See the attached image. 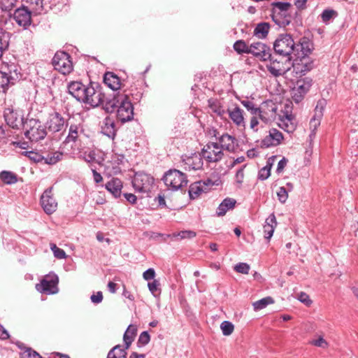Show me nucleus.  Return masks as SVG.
<instances>
[{
    "label": "nucleus",
    "mask_w": 358,
    "mask_h": 358,
    "mask_svg": "<svg viewBox=\"0 0 358 358\" xmlns=\"http://www.w3.org/2000/svg\"><path fill=\"white\" fill-rule=\"evenodd\" d=\"M275 52L292 60V67L302 66L308 67V55L312 52V43L303 38L295 44L291 35L280 34L273 44Z\"/></svg>",
    "instance_id": "obj_1"
},
{
    "label": "nucleus",
    "mask_w": 358,
    "mask_h": 358,
    "mask_svg": "<svg viewBox=\"0 0 358 358\" xmlns=\"http://www.w3.org/2000/svg\"><path fill=\"white\" fill-rule=\"evenodd\" d=\"M68 91L77 101L92 108L100 106L104 109L105 103L112 97L106 95L103 87L98 83L90 82L88 85L73 81L68 85Z\"/></svg>",
    "instance_id": "obj_2"
},
{
    "label": "nucleus",
    "mask_w": 358,
    "mask_h": 358,
    "mask_svg": "<svg viewBox=\"0 0 358 358\" xmlns=\"http://www.w3.org/2000/svg\"><path fill=\"white\" fill-rule=\"evenodd\" d=\"M107 113L117 111V118L122 123L131 121L134 118V107L129 96L124 93L114 94L104 106Z\"/></svg>",
    "instance_id": "obj_3"
},
{
    "label": "nucleus",
    "mask_w": 358,
    "mask_h": 358,
    "mask_svg": "<svg viewBox=\"0 0 358 358\" xmlns=\"http://www.w3.org/2000/svg\"><path fill=\"white\" fill-rule=\"evenodd\" d=\"M24 129L25 137L31 142H38L47 136L46 127L37 119H27Z\"/></svg>",
    "instance_id": "obj_4"
},
{
    "label": "nucleus",
    "mask_w": 358,
    "mask_h": 358,
    "mask_svg": "<svg viewBox=\"0 0 358 358\" xmlns=\"http://www.w3.org/2000/svg\"><path fill=\"white\" fill-rule=\"evenodd\" d=\"M162 180L165 185L172 190H178L186 186L188 182L186 175L177 169L167 171Z\"/></svg>",
    "instance_id": "obj_5"
},
{
    "label": "nucleus",
    "mask_w": 358,
    "mask_h": 358,
    "mask_svg": "<svg viewBox=\"0 0 358 358\" xmlns=\"http://www.w3.org/2000/svg\"><path fill=\"white\" fill-rule=\"evenodd\" d=\"M154 178L144 172L136 173L132 180V185L136 192L148 193L154 184Z\"/></svg>",
    "instance_id": "obj_6"
},
{
    "label": "nucleus",
    "mask_w": 358,
    "mask_h": 358,
    "mask_svg": "<svg viewBox=\"0 0 358 358\" xmlns=\"http://www.w3.org/2000/svg\"><path fill=\"white\" fill-rule=\"evenodd\" d=\"M313 84L312 78L309 77H304L297 81L294 86L292 87L291 94L293 101L296 103H300L305 97V95L309 91Z\"/></svg>",
    "instance_id": "obj_7"
},
{
    "label": "nucleus",
    "mask_w": 358,
    "mask_h": 358,
    "mask_svg": "<svg viewBox=\"0 0 358 358\" xmlns=\"http://www.w3.org/2000/svg\"><path fill=\"white\" fill-rule=\"evenodd\" d=\"M203 159L208 163H216L221 161L224 157V152L216 142L207 143L201 152Z\"/></svg>",
    "instance_id": "obj_8"
},
{
    "label": "nucleus",
    "mask_w": 358,
    "mask_h": 358,
    "mask_svg": "<svg viewBox=\"0 0 358 358\" xmlns=\"http://www.w3.org/2000/svg\"><path fill=\"white\" fill-rule=\"evenodd\" d=\"M271 50L269 46L260 41L250 45V53L262 61L272 60Z\"/></svg>",
    "instance_id": "obj_9"
},
{
    "label": "nucleus",
    "mask_w": 358,
    "mask_h": 358,
    "mask_svg": "<svg viewBox=\"0 0 358 358\" xmlns=\"http://www.w3.org/2000/svg\"><path fill=\"white\" fill-rule=\"evenodd\" d=\"M12 17L20 27L24 29H27L31 23V12L24 6L15 9Z\"/></svg>",
    "instance_id": "obj_10"
},
{
    "label": "nucleus",
    "mask_w": 358,
    "mask_h": 358,
    "mask_svg": "<svg viewBox=\"0 0 358 358\" xmlns=\"http://www.w3.org/2000/svg\"><path fill=\"white\" fill-rule=\"evenodd\" d=\"M67 124L65 119L58 112L50 114L46 122L48 130L54 133L62 131L66 127Z\"/></svg>",
    "instance_id": "obj_11"
},
{
    "label": "nucleus",
    "mask_w": 358,
    "mask_h": 358,
    "mask_svg": "<svg viewBox=\"0 0 358 358\" xmlns=\"http://www.w3.org/2000/svg\"><path fill=\"white\" fill-rule=\"evenodd\" d=\"M59 278L57 275H48L41 282V289L36 285V289L41 292L48 294H55L58 292L57 284Z\"/></svg>",
    "instance_id": "obj_12"
},
{
    "label": "nucleus",
    "mask_w": 358,
    "mask_h": 358,
    "mask_svg": "<svg viewBox=\"0 0 358 358\" xmlns=\"http://www.w3.org/2000/svg\"><path fill=\"white\" fill-rule=\"evenodd\" d=\"M277 110V106L273 102H266L261 108H259L257 115L262 122L267 124L275 120Z\"/></svg>",
    "instance_id": "obj_13"
},
{
    "label": "nucleus",
    "mask_w": 358,
    "mask_h": 358,
    "mask_svg": "<svg viewBox=\"0 0 358 358\" xmlns=\"http://www.w3.org/2000/svg\"><path fill=\"white\" fill-rule=\"evenodd\" d=\"M203 159L201 153H194L191 156L182 157L185 170L196 171L202 169L203 165Z\"/></svg>",
    "instance_id": "obj_14"
},
{
    "label": "nucleus",
    "mask_w": 358,
    "mask_h": 358,
    "mask_svg": "<svg viewBox=\"0 0 358 358\" xmlns=\"http://www.w3.org/2000/svg\"><path fill=\"white\" fill-rule=\"evenodd\" d=\"M52 187L48 188L41 195V204L44 211L50 215L53 213L57 207V203L52 197Z\"/></svg>",
    "instance_id": "obj_15"
},
{
    "label": "nucleus",
    "mask_w": 358,
    "mask_h": 358,
    "mask_svg": "<svg viewBox=\"0 0 358 358\" xmlns=\"http://www.w3.org/2000/svg\"><path fill=\"white\" fill-rule=\"evenodd\" d=\"M271 5L272 6L273 17L279 16L280 17H284L285 20L283 23L288 24L289 23V20L287 19V17H290L289 10L292 8V4L288 2L275 1L271 3Z\"/></svg>",
    "instance_id": "obj_16"
},
{
    "label": "nucleus",
    "mask_w": 358,
    "mask_h": 358,
    "mask_svg": "<svg viewBox=\"0 0 358 358\" xmlns=\"http://www.w3.org/2000/svg\"><path fill=\"white\" fill-rule=\"evenodd\" d=\"M326 106L327 101L324 99H321L317 102L314 110V115L310 121V129H312V133H315V131L320 125Z\"/></svg>",
    "instance_id": "obj_17"
},
{
    "label": "nucleus",
    "mask_w": 358,
    "mask_h": 358,
    "mask_svg": "<svg viewBox=\"0 0 358 358\" xmlns=\"http://www.w3.org/2000/svg\"><path fill=\"white\" fill-rule=\"evenodd\" d=\"M4 118L6 124L13 129H19L24 127L25 121L22 115L13 110L6 109L4 111Z\"/></svg>",
    "instance_id": "obj_18"
},
{
    "label": "nucleus",
    "mask_w": 358,
    "mask_h": 358,
    "mask_svg": "<svg viewBox=\"0 0 358 358\" xmlns=\"http://www.w3.org/2000/svg\"><path fill=\"white\" fill-rule=\"evenodd\" d=\"M284 137L282 134L276 129H271L267 135L261 142L262 148L277 146L281 143Z\"/></svg>",
    "instance_id": "obj_19"
},
{
    "label": "nucleus",
    "mask_w": 358,
    "mask_h": 358,
    "mask_svg": "<svg viewBox=\"0 0 358 358\" xmlns=\"http://www.w3.org/2000/svg\"><path fill=\"white\" fill-rule=\"evenodd\" d=\"M52 64L54 66H58L59 67H73L71 55L62 50L56 52L52 59Z\"/></svg>",
    "instance_id": "obj_20"
},
{
    "label": "nucleus",
    "mask_w": 358,
    "mask_h": 358,
    "mask_svg": "<svg viewBox=\"0 0 358 358\" xmlns=\"http://www.w3.org/2000/svg\"><path fill=\"white\" fill-rule=\"evenodd\" d=\"M217 138L218 140L217 143L219 144L222 151L225 150L229 152H235L236 149V143L237 142L235 137L228 134H224Z\"/></svg>",
    "instance_id": "obj_21"
},
{
    "label": "nucleus",
    "mask_w": 358,
    "mask_h": 358,
    "mask_svg": "<svg viewBox=\"0 0 358 358\" xmlns=\"http://www.w3.org/2000/svg\"><path fill=\"white\" fill-rule=\"evenodd\" d=\"M103 83L110 89L117 91L122 85L123 79L113 72H106L103 76Z\"/></svg>",
    "instance_id": "obj_22"
},
{
    "label": "nucleus",
    "mask_w": 358,
    "mask_h": 358,
    "mask_svg": "<svg viewBox=\"0 0 358 358\" xmlns=\"http://www.w3.org/2000/svg\"><path fill=\"white\" fill-rule=\"evenodd\" d=\"M311 69H286L284 73V79L290 82L292 84H296L298 80L303 79L306 73Z\"/></svg>",
    "instance_id": "obj_23"
},
{
    "label": "nucleus",
    "mask_w": 358,
    "mask_h": 358,
    "mask_svg": "<svg viewBox=\"0 0 358 358\" xmlns=\"http://www.w3.org/2000/svg\"><path fill=\"white\" fill-rule=\"evenodd\" d=\"M101 133L111 139H114L116 136V127L115 121L110 117H106L102 122Z\"/></svg>",
    "instance_id": "obj_24"
},
{
    "label": "nucleus",
    "mask_w": 358,
    "mask_h": 358,
    "mask_svg": "<svg viewBox=\"0 0 358 358\" xmlns=\"http://www.w3.org/2000/svg\"><path fill=\"white\" fill-rule=\"evenodd\" d=\"M122 187V182L117 178H113L105 184V188L111 193L115 198H119L121 196Z\"/></svg>",
    "instance_id": "obj_25"
},
{
    "label": "nucleus",
    "mask_w": 358,
    "mask_h": 358,
    "mask_svg": "<svg viewBox=\"0 0 358 358\" xmlns=\"http://www.w3.org/2000/svg\"><path fill=\"white\" fill-rule=\"evenodd\" d=\"M277 225L276 218L274 213H271L265 221L263 227L264 238L269 241L272 237L275 228Z\"/></svg>",
    "instance_id": "obj_26"
},
{
    "label": "nucleus",
    "mask_w": 358,
    "mask_h": 358,
    "mask_svg": "<svg viewBox=\"0 0 358 358\" xmlns=\"http://www.w3.org/2000/svg\"><path fill=\"white\" fill-rule=\"evenodd\" d=\"M228 113L231 120L238 127L245 125L243 110L241 109L239 107L236 106L231 110H228Z\"/></svg>",
    "instance_id": "obj_27"
},
{
    "label": "nucleus",
    "mask_w": 358,
    "mask_h": 358,
    "mask_svg": "<svg viewBox=\"0 0 358 358\" xmlns=\"http://www.w3.org/2000/svg\"><path fill=\"white\" fill-rule=\"evenodd\" d=\"M236 201L231 198L224 199L217 208L216 213L217 216L224 215L229 210L233 209Z\"/></svg>",
    "instance_id": "obj_28"
},
{
    "label": "nucleus",
    "mask_w": 358,
    "mask_h": 358,
    "mask_svg": "<svg viewBox=\"0 0 358 358\" xmlns=\"http://www.w3.org/2000/svg\"><path fill=\"white\" fill-rule=\"evenodd\" d=\"M137 333V327L134 324H129L124 334L123 341L126 349H129Z\"/></svg>",
    "instance_id": "obj_29"
},
{
    "label": "nucleus",
    "mask_w": 358,
    "mask_h": 358,
    "mask_svg": "<svg viewBox=\"0 0 358 358\" xmlns=\"http://www.w3.org/2000/svg\"><path fill=\"white\" fill-rule=\"evenodd\" d=\"M83 131V127L80 124H71L69 130V134L64 142H76L78 138L79 134Z\"/></svg>",
    "instance_id": "obj_30"
},
{
    "label": "nucleus",
    "mask_w": 358,
    "mask_h": 358,
    "mask_svg": "<svg viewBox=\"0 0 358 358\" xmlns=\"http://www.w3.org/2000/svg\"><path fill=\"white\" fill-rule=\"evenodd\" d=\"M126 347L120 345L114 346L108 353L107 358H127V352Z\"/></svg>",
    "instance_id": "obj_31"
},
{
    "label": "nucleus",
    "mask_w": 358,
    "mask_h": 358,
    "mask_svg": "<svg viewBox=\"0 0 358 358\" xmlns=\"http://www.w3.org/2000/svg\"><path fill=\"white\" fill-rule=\"evenodd\" d=\"M208 103L209 108L217 115L222 117L225 114L226 112L224 107L217 99H208Z\"/></svg>",
    "instance_id": "obj_32"
},
{
    "label": "nucleus",
    "mask_w": 358,
    "mask_h": 358,
    "mask_svg": "<svg viewBox=\"0 0 358 358\" xmlns=\"http://www.w3.org/2000/svg\"><path fill=\"white\" fill-rule=\"evenodd\" d=\"M270 25L268 22L259 23L254 30V35L259 38H265L269 31Z\"/></svg>",
    "instance_id": "obj_33"
},
{
    "label": "nucleus",
    "mask_w": 358,
    "mask_h": 358,
    "mask_svg": "<svg viewBox=\"0 0 358 358\" xmlns=\"http://www.w3.org/2000/svg\"><path fill=\"white\" fill-rule=\"evenodd\" d=\"M0 179L6 185H13L17 182V176L9 171L0 172Z\"/></svg>",
    "instance_id": "obj_34"
},
{
    "label": "nucleus",
    "mask_w": 358,
    "mask_h": 358,
    "mask_svg": "<svg viewBox=\"0 0 358 358\" xmlns=\"http://www.w3.org/2000/svg\"><path fill=\"white\" fill-rule=\"evenodd\" d=\"M23 345H19V348L22 350L20 352L21 358H42V357L31 348L23 347Z\"/></svg>",
    "instance_id": "obj_35"
},
{
    "label": "nucleus",
    "mask_w": 358,
    "mask_h": 358,
    "mask_svg": "<svg viewBox=\"0 0 358 358\" xmlns=\"http://www.w3.org/2000/svg\"><path fill=\"white\" fill-rule=\"evenodd\" d=\"M234 49L238 54H249L250 45L243 40H238L234 44Z\"/></svg>",
    "instance_id": "obj_36"
},
{
    "label": "nucleus",
    "mask_w": 358,
    "mask_h": 358,
    "mask_svg": "<svg viewBox=\"0 0 358 358\" xmlns=\"http://www.w3.org/2000/svg\"><path fill=\"white\" fill-rule=\"evenodd\" d=\"M274 303V300L271 296H267L263 298L260 300H258L253 303L254 309L256 310H262L266 308L268 304H272Z\"/></svg>",
    "instance_id": "obj_37"
},
{
    "label": "nucleus",
    "mask_w": 358,
    "mask_h": 358,
    "mask_svg": "<svg viewBox=\"0 0 358 358\" xmlns=\"http://www.w3.org/2000/svg\"><path fill=\"white\" fill-rule=\"evenodd\" d=\"M62 153L59 152H54L51 155H48L46 157H43V160H44L45 164H55L59 161L62 159Z\"/></svg>",
    "instance_id": "obj_38"
},
{
    "label": "nucleus",
    "mask_w": 358,
    "mask_h": 358,
    "mask_svg": "<svg viewBox=\"0 0 358 358\" xmlns=\"http://www.w3.org/2000/svg\"><path fill=\"white\" fill-rule=\"evenodd\" d=\"M272 163H270V159L267 162L266 166L262 168L258 173V178L261 180H266L271 175Z\"/></svg>",
    "instance_id": "obj_39"
},
{
    "label": "nucleus",
    "mask_w": 358,
    "mask_h": 358,
    "mask_svg": "<svg viewBox=\"0 0 358 358\" xmlns=\"http://www.w3.org/2000/svg\"><path fill=\"white\" fill-rule=\"evenodd\" d=\"M203 192V189L198 183L192 184L189 189V195L190 199H195Z\"/></svg>",
    "instance_id": "obj_40"
},
{
    "label": "nucleus",
    "mask_w": 358,
    "mask_h": 358,
    "mask_svg": "<svg viewBox=\"0 0 358 358\" xmlns=\"http://www.w3.org/2000/svg\"><path fill=\"white\" fill-rule=\"evenodd\" d=\"M17 2V0H0V9L5 12L10 11L16 6Z\"/></svg>",
    "instance_id": "obj_41"
},
{
    "label": "nucleus",
    "mask_w": 358,
    "mask_h": 358,
    "mask_svg": "<svg viewBox=\"0 0 358 358\" xmlns=\"http://www.w3.org/2000/svg\"><path fill=\"white\" fill-rule=\"evenodd\" d=\"M220 329L224 336H229L233 333L234 326L229 321H223L220 324Z\"/></svg>",
    "instance_id": "obj_42"
},
{
    "label": "nucleus",
    "mask_w": 358,
    "mask_h": 358,
    "mask_svg": "<svg viewBox=\"0 0 358 358\" xmlns=\"http://www.w3.org/2000/svg\"><path fill=\"white\" fill-rule=\"evenodd\" d=\"M27 2L30 3L34 12L36 14H40L45 10L43 6V0H27Z\"/></svg>",
    "instance_id": "obj_43"
},
{
    "label": "nucleus",
    "mask_w": 358,
    "mask_h": 358,
    "mask_svg": "<svg viewBox=\"0 0 358 358\" xmlns=\"http://www.w3.org/2000/svg\"><path fill=\"white\" fill-rule=\"evenodd\" d=\"M337 13L336 10L332 9L324 10L321 14L322 22L324 23L328 22L331 18L336 17Z\"/></svg>",
    "instance_id": "obj_44"
},
{
    "label": "nucleus",
    "mask_w": 358,
    "mask_h": 358,
    "mask_svg": "<svg viewBox=\"0 0 358 358\" xmlns=\"http://www.w3.org/2000/svg\"><path fill=\"white\" fill-rule=\"evenodd\" d=\"M150 341V334H148V331H143L140 334L138 341H137V345L138 347L145 346L147 344H148Z\"/></svg>",
    "instance_id": "obj_45"
},
{
    "label": "nucleus",
    "mask_w": 358,
    "mask_h": 358,
    "mask_svg": "<svg viewBox=\"0 0 358 358\" xmlns=\"http://www.w3.org/2000/svg\"><path fill=\"white\" fill-rule=\"evenodd\" d=\"M50 248L53 252L54 256L59 259H65L66 255L63 249L58 248L55 244H51Z\"/></svg>",
    "instance_id": "obj_46"
},
{
    "label": "nucleus",
    "mask_w": 358,
    "mask_h": 358,
    "mask_svg": "<svg viewBox=\"0 0 358 358\" xmlns=\"http://www.w3.org/2000/svg\"><path fill=\"white\" fill-rule=\"evenodd\" d=\"M196 232L191 230L180 231L178 234H173L174 237L179 236L180 239L192 238L196 236Z\"/></svg>",
    "instance_id": "obj_47"
},
{
    "label": "nucleus",
    "mask_w": 358,
    "mask_h": 358,
    "mask_svg": "<svg viewBox=\"0 0 358 358\" xmlns=\"http://www.w3.org/2000/svg\"><path fill=\"white\" fill-rule=\"evenodd\" d=\"M277 196H278V201L280 203H285L286 202V201L288 198V192L285 187H279V189L277 192Z\"/></svg>",
    "instance_id": "obj_48"
},
{
    "label": "nucleus",
    "mask_w": 358,
    "mask_h": 358,
    "mask_svg": "<svg viewBox=\"0 0 358 358\" xmlns=\"http://www.w3.org/2000/svg\"><path fill=\"white\" fill-rule=\"evenodd\" d=\"M241 103L244 107L247 108L248 111L251 113L252 115H257L259 110V108L255 107L253 102L248 100H243L241 101Z\"/></svg>",
    "instance_id": "obj_49"
},
{
    "label": "nucleus",
    "mask_w": 358,
    "mask_h": 358,
    "mask_svg": "<svg viewBox=\"0 0 358 358\" xmlns=\"http://www.w3.org/2000/svg\"><path fill=\"white\" fill-rule=\"evenodd\" d=\"M250 265L247 263L241 262L234 266V270L240 273L248 274L250 271Z\"/></svg>",
    "instance_id": "obj_50"
},
{
    "label": "nucleus",
    "mask_w": 358,
    "mask_h": 358,
    "mask_svg": "<svg viewBox=\"0 0 358 358\" xmlns=\"http://www.w3.org/2000/svg\"><path fill=\"white\" fill-rule=\"evenodd\" d=\"M22 154L35 162H41L43 158L41 155L34 151H24Z\"/></svg>",
    "instance_id": "obj_51"
},
{
    "label": "nucleus",
    "mask_w": 358,
    "mask_h": 358,
    "mask_svg": "<svg viewBox=\"0 0 358 358\" xmlns=\"http://www.w3.org/2000/svg\"><path fill=\"white\" fill-rule=\"evenodd\" d=\"M297 299L307 306H310L312 303V300L310 299L309 295L303 292L299 294Z\"/></svg>",
    "instance_id": "obj_52"
},
{
    "label": "nucleus",
    "mask_w": 358,
    "mask_h": 358,
    "mask_svg": "<svg viewBox=\"0 0 358 358\" xmlns=\"http://www.w3.org/2000/svg\"><path fill=\"white\" fill-rule=\"evenodd\" d=\"M10 83L9 78L6 73L0 71V89H4Z\"/></svg>",
    "instance_id": "obj_53"
},
{
    "label": "nucleus",
    "mask_w": 358,
    "mask_h": 358,
    "mask_svg": "<svg viewBox=\"0 0 358 358\" xmlns=\"http://www.w3.org/2000/svg\"><path fill=\"white\" fill-rule=\"evenodd\" d=\"M159 282L157 280H153L152 282H148V289L153 295L159 290Z\"/></svg>",
    "instance_id": "obj_54"
},
{
    "label": "nucleus",
    "mask_w": 358,
    "mask_h": 358,
    "mask_svg": "<svg viewBox=\"0 0 358 358\" xmlns=\"http://www.w3.org/2000/svg\"><path fill=\"white\" fill-rule=\"evenodd\" d=\"M310 343L315 346L322 348H327L328 347V343L322 337H320L316 340L312 341Z\"/></svg>",
    "instance_id": "obj_55"
},
{
    "label": "nucleus",
    "mask_w": 358,
    "mask_h": 358,
    "mask_svg": "<svg viewBox=\"0 0 358 358\" xmlns=\"http://www.w3.org/2000/svg\"><path fill=\"white\" fill-rule=\"evenodd\" d=\"M246 166V165H243L242 167H241L236 173V182L241 184L243 182V178H244V169Z\"/></svg>",
    "instance_id": "obj_56"
},
{
    "label": "nucleus",
    "mask_w": 358,
    "mask_h": 358,
    "mask_svg": "<svg viewBox=\"0 0 358 358\" xmlns=\"http://www.w3.org/2000/svg\"><path fill=\"white\" fill-rule=\"evenodd\" d=\"M155 276V271L153 268H150L147 269L143 273V277L145 280H150L154 279Z\"/></svg>",
    "instance_id": "obj_57"
},
{
    "label": "nucleus",
    "mask_w": 358,
    "mask_h": 358,
    "mask_svg": "<svg viewBox=\"0 0 358 358\" xmlns=\"http://www.w3.org/2000/svg\"><path fill=\"white\" fill-rule=\"evenodd\" d=\"M268 70L274 77L282 76L284 78V73L286 69H268Z\"/></svg>",
    "instance_id": "obj_58"
},
{
    "label": "nucleus",
    "mask_w": 358,
    "mask_h": 358,
    "mask_svg": "<svg viewBox=\"0 0 358 358\" xmlns=\"http://www.w3.org/2000/svg\"><path fill=\"white\" fill-rule=\"evenodd\" d=\"M90 299L94 303H99L103 300V294L101 292H96V294H92L90 297Z\"/></svg>",
    "instance_id": "obj_59"
},
{
    "label": "nucleus",
    "mask_w": 358,
    "mask_h": 358,
    "mask_svg": "<svg viewBox=\"0 0 358 358\" xmlns=\"http://www.w3.org/2000/svg\"><path fill=\"white\" fill-rule=\"evenodd\" d=\"M282 123L279 124V126L285 129L287 132H291L294 129V126L292 123H290V124H288L285 122L284 119H282Z\"/></svg>",
    "instance_id": "obj_60"
},
{
    "label": "nucleus",
    "mask_w": 358,
    "mask_h": 358,
    "mask_svg": "<svg viewBox=\"0 0 358 358\" xmlns=\"http://www.w3.org/2000/svg\"><path fill=\"white\" fill-rule=\"evenodd\" d=\"M287 163V160L285 157L280 159L278 163L276 172L278 173H281L283 171L284 168L286 166Z\"/></svg>",
    "instance_id": "obj_61"
},
{
    "label": "nucleus",
    "mask_w": 358,
    "mask_h": 358,
    "mask_svg": "<svg viewBox=\"0 0 358 358\" xmlns=\"http://www.w3.org/2000/svg\"><path fill=\"white\" fill-rule=\"evenodd\" d=\"M124 197L126 200L130 203H135L136 202V196L131 193H124L123 194Z\"/></svg>",
    "instance_id": "obj_62"
},
{
    "label": "nucleus",
    "mask_w": 358,
    "mask_h": 358,
    "mask_svg": "<svg viewBox=\"0 0 358 358\" xmlns=\"http://www.w3.org/2000/svg\"><path fill=\"white\" fill-rule=\"evenodd\" d=\"M13 145L16 148H20L23 150H27L29 148V143L26 141H15L13 142Z\"/></svg>",
    "instance_id": "obj_63"
},
{
    "label": "nucleus",
    "mask_w": 358,
    "mask_h": 358,
    "mask_svg": "<svg viewBox=\"0 0 358 358\" xmlns=\"http://www.w3.org/2000/svg\"><path fill=\"white\" fill-rule=\"evenodd\" d=\"M48 358H70L69 355L59 352H52Z\"/></svg>",
    "instance_id": "obj_64"
}]
</instances>
